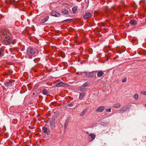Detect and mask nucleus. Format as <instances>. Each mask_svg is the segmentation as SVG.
I'll use <instances>...</instances> for the list:
<instances>
[{"label":"nucleus","instance_id":"obj_2","mask_svg":"<svg viewBox=\"0 0 146 146\" xmlns=\"http://www.w3.org/2000/svg\"><path fill=\"white\" fill-rule=\"evenodd\" d=\"M27 54L29 58H32V57L35 54L36 51L31 47L28 48L27 51Z\"/></svg>","mask_w":146,"mask_h":146},{"label":"nucleus","instance_id":"obj_18","mask_svg":"<svg viewBox=\"0 0 146 146\" xmlns=\"http://www.w3.org/2000/svg\"><path fill=\"white\" fill-rule=\"evenodd\" d=\"M73 20H74L73 19H68L65 20H64V21H65L67 22H70L71 21H73Z\"/></svg>","mask_w":146,"mask_h":146},{"label":"nucleus","instance_id":"obj_8","mask_svg":"<svg viewBox=\"0 0 146 146\" xmlns=\"http://www.w3.org/2000/svg\"><path fill=\"white\" fill-rule=\"evenodd\" d=\"M129 106L127 107H124L121 110H120V112L122 113L123 112L126 111L127 110H129Z\"/></svg>","mask_w":146,"mask_h":146},{"label":"nucleus","instance_id":"obj_28","mask_svg":"<svg viewBox=\"0 0 146 146\" xmlns=\"http://www.w3.org/2000/svg\"><path fill=\"white\" fill-rule=\"evenodd\" d=\"M9 50L10 51H11V52H12L13 50L12 48H10Z\"/></svg>","mask_w":146,"mask_h":146},{"label":"nucleus","instance_id":"obj_16","mask_svg":"<svg viewBox=\"0 0 146 146\" xmlns=\"http://www.w3.org/2000/svg\"><path fill=\"white\" fill-rule=\"evenodd\" d=\"M42 130L45 134L47 133V128L46 127H44L42 128Z\"/></svg>","mask_w":146,"mask_h":146},{"label":"nucleus","instance_id":"obj_31","mask_svg":"<svg viewBox=\"0 0 146 146\" xmlns=\"http://www.w3.org/2000/svg\"><path fill=\"white\" fill-rule=\"evenodd\" d=\"M145 106L146 108V104L145 105Z\"/></svg>","mask_w":146,"mask_h":146},{"label":"nucleus","instance_id":"obj_29","mask_svg":"<svg viewBox=\"0 0 146 146\" xmlns=\"http://www.w3.org/2000/svg\"><path fill=\"white\" fill-rule=\"evenodd\" d=\"M86 134H89V133H88V132H86Z\"/></svg>","mask_w":146,"mask_h":146},{"label":"nucleus","instance_id":"obj_10","mask_svg":"<svg viewBox=\"0 0 146 146\" xmlns=\"http://www.w3.org/2000/svg\"><path fill=\"white\" fill-rule=\"evenodd\" d=\"M49 19V17L48 16H46L44 19L40 21V23H43L47 21Z\"/></svg>","mask_w":146,"mask_h":146},{"label":"nucleus","instance_id":"obj_12","mask_svg":"<svg viewBox=\"0 0 146 146\" xmlns=\"http://www.w3.org/2000/svg\"><path fill=\"white\" fill-rule=\"evenodd\" d=\"M120 106L121 105L119 103H117L114 104L113 105V107L115 108H119Z\"/></svg>","mask_w":146,"mask_h":146},{"label":"nucleus","instance_id":"obj_15","mask_svg":"<svg viewBox=\"0 0 146 146\" xmlns=\"http://www.w3.org/2000/svg\"><path fill=\"white\" fill-rule=\"evenodd\" d=\"M78 8L76 6H75L72 8V10L74 13H75L77 10Z\"/></svg>","mask_w":146,"mask_h":146},{"label":"nucleus","instance_id":"obj_13","mask_svg":"<svg viewBox=\"0 0 146 146\" xmlns=\"http://www.w3.org/2000/svg\"><path fill=\"white\" fill-rule=\"evenodd\" d=\"M62 13L65 15L68 14V11L66 9H64L62 11Z\"/></svg>","mask_w":146,"mask_h":146},{"label":"nucleus","instance_id":"obj_17","mask_svg":"<svg viewBox=\"0 0 146 146\" xmlns=\"http://www.w3.org/2000/svg\"><path fill=\"white\" fill-rule=\"evenodd\" d=\"M63 82H60L58 83V84H57L56 85V86L57 87H60V86H63Z\"/></svg>","mask_w":146,"mask_h":146},{"label":"nucleus","instance_id":"obj_9","mask_svg":"<svg viewBox=\"0 0 146 146\" xmlns=\"http://www.w3.org/2000/svg\"><path fill=\"white\" fill-rule=\"evenodd\" d=\"M104 74V73L102 71H100L98 72L97 74V76L98 77L102 76Z\"/></svg>","mask_w":146,"mask_h":146},{"label":"nucleus","instance_id":"obj_4","mask_svg":"<svg viewBox=\"0 0 146 146\" xmlns=\"http://www.w3.org/2000/svg\"><path fill=\"white\" fill-rule=\"evenodd\" d=\"M51 15L52 16H53L55 17H59L60 16V14L57 12L53 11H52L51 13Z\"/></svg>","mask_w":146,"mask_h":146},{"label":"nucleus","instance_id":"obj_3","mask_svg":"<svg viewBox=\"0 0 146 146\" xmlns=\"http://www.w3.org/2000/svg\"><path fill=\"white\" fill-rule=\"evenodd\" d=\"M96 136L95 134L93 133H90L88 137V141L89 142L92 141L95 139Z\"/></svg>","mask_w":146,"mask_h":146},{"label":"nucleus","instance_id":"obj_1","mask_svg":"<svg viewBox=\"0 0 146 146\" xmlns=\"http://www.w3.org/2000/svg\"><path fill=\"white\" fill-rule=\"evenodd\" d=\"M1 33L3 36L4 39L3 42L5 45H8L11 43L12 40L11 33L9 30L4 29L2 30Z\"/></svg>","mask_w":146,"mask_h":146},{"label":"nucleus","instance_id":"obj_5","mask_svg":"<svg viewBox=\"0 0 146 146\" xmlns=\"http://www.w3.org/2000/svg\"><path fill=\"white\" fill-rule=\"evenodd\" d=\"M91 17V15L90 13H86L84 16L85 19H88L90 18Z\"/></svg>","mask_w":146,"mask_h":146},{"label":"nucleus","instance_id":"obj_14","mask_svg":"<svg viewBox=\"0 0 146 146\" xmlns=\"http://www.w3.org/2000/svg\"><path fill=\"white\" fill-rule=\"evenodd\" d=\"M42 93L45 95H48V92L46 89L44 90Z\"/></svg>","mask_w":146,"mask_h":146},{"label":"nucleus","instance_id":"obj_20","mask_svg":"<svg viewBox=\"0 0 146 146\" xmlns=\"http://www.w3.org/2000/svg\"><path fill=\"white\" fill-rule=\"evenodd\" d=\"M3 54V51L0 49V58L1 57Z\"/></svg>","mask_w":146,"mask_h":146},{"label":"nucleus","instance_id":"obj_6","mask_svg":"<svg viewBox=\"0 0 146 146\" xmlns=\"http://www.w3.org/2000/svg\"><path fill=\"white\" fill-rule=\"evenodd\" d=\"M93 72H85L86 75L89 77H92L94 76Z\"/></svg>","mask_w":146,"mask_h":146},{"label":"nucleus","instance_id":"obj_27","mask_svg":"<svg viewBox=\"0 0 146 146\" xmlns=\"http://www.w3.org/2000/svg\"><path fill=\"white\" fill-rule=\"evenodd\" d=\"M50 125L52 126L53 124V122H51L50 123Z\"/></svg>","mask_w":146,"mask_h":146},{"label":"nucleus","instance_id":"obj_26","mask_svg":"<svg viewBox=\"0 0 146 146\" xmlns=\"http://www.w3.org/2000/svg\"><path fill=\"white\" fill-rule=\"evenodd\" d=\"M106 111H107V112H110L111 111V108H110L109 109H107L106 110Z\"/></svg>","mask_w":146,"mask_h":146},{"label":"nucleus","instance_id":"obj_24","mask_svg":"<svg viewBox=\"0 0 146 146\" xmlns=\"http://www.w3.org/2000/svg\"><path fill=\"white\" fill-rule=\"evenodd\" d=\"M141 93L142 94L146 96V91H141Z\"/></svg>","mask_w":146,"mask_h":146},{"label":"nucleus","instance_id":"obj_30","mask_svg":"<svg viewBox=\"0 0 146 146\" xmlns=\"http://www.w3.org/2000/svg\"><path fill=\"white\" fill-rule=\"evenodd\" d=\"M70 106H72V104H71L70 105Z\"/></svg>","mask_w":146,"mask_h":146},{"label":"nucleus","instance_id":"obj_7","mask_svg":"<svg viewBox=\"0 0 146 146\" xmlns=\"http://www.w3.org/2000/svg\"><path fill=\"white\" fill-rule=\"evenodd\" d=\"M104 108L105 107L104 106H100L96 110V111L97 112H102L104 110Z\"/></svg>","mask_w":146,"mask_h":146},{"label":"nucleus","instance_id":"obj_22","mask_svg":"<svg viewBox=\"0 0 146 146\" xmlns=\"http://www.w3.org/2000/svg\"><path fill=\"white\" fill-rule=\"evenodd\" d=\"M134 98L136 100H137L138 98V95L137 94H135L134 96Z\"/></svg>","mask_w":146,"mask_h":146},{"label":"nucleus","instance_id":"obj_19","mask_svg":"<svg viewBox=\"0 0 146 146\" xmlns=\"http://www.w3.org/2000/svg\"><path fill=\"white\" fill-rule=\"evenodd\" d=\"M86 109L82 111L81 112L80 115L82 116L84 115V114L86 113Z\"/></svg>","mask_w":146,"mask_h":146},{"label":"nucleus","instance_id":"obj_21","mask_svg":"<svg viewBox=\"0 0 146 146\" xmlns=\"http://www.w3.org/2000/svg\"><path fill=\"white\" fill-rule=\"evenodd\" d=\"M84 93H82L80 95V98H83L84 96Z\"/></svg>","mask_w":146,"mask_h":146},{"label":"nucleus","instance_id":"obj_23","mask_svg":"<svg viewBox=\"0 0 146 146\" xmlns=\"http://www.w3.org/2000/svg\"><path fill=\"white\" fill-rule=\"evenodd\" d=\"M88 84H89L88 82L85 83L83 85V86L84 87H86L87 86H88Z\"/></svg>","mask_w":146,"mask_h":146},{"label":"nucleus","instance_id":"obj_11","mask_svg":"<svg viewBox=\"0 0 146 146\" xmlns=\"http://www.w3.org/2000/svg\"><path fill=\"white\" fill-rule=\"evenodd\" d=\"M130 24L132 25H137V22L135 20H131L130 21Z\"/></svg>","mask_w":146,"mask_h":146},{"label":"nucleus","instance_id":"obj_25","mask_svg":"<svg viewBox=\"0 0 146 146\" xmlns=\"http://www.w3.org/2000/svg\"><path fill=\"white\" fill-rule=\"evenodd\" d=\"M126 81V78H123L122 80V82H125Z\"/></svg>","mask_w":146,"mask_h":146}]
</instances>
